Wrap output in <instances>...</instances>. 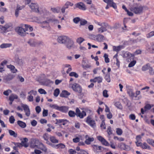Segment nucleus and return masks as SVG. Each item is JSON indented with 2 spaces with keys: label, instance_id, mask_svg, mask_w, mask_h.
<instances>
[{
  "label": "nucleus",
  "instance_id": "7ed1b4c3",
  "mask_svg": "<svg viewBox=\"0 0 154 154\" xmlns=\"http://www.w3.org/2000/svg\"><path fill=\"white\" fill-rule=\"evenodd\" d=\"M69 86L75 92L80 94L81 93L82 91V88L79 84L76 83L73 84H69Z\"/></svg>",
  "mask_w": 154,
  "mask_h": 154
},
{
  "label": "nucleus",
  "instance_id": "e433bc0d",
  "mask_svg": "<svg viewBox=\"0 0 154 154\" xmlns=\"http://www.w3.org/2000/svg\"><path fill=\"white\" fill-rule=\"evenodd\" d=\"M68 115L71 117H74L75 116V113L74 111L70 110L68 112Z\"/></svg>",
  "mask_w": 154,
  "mask_h": 154
},
{
  "label": "nucleus",
  "instance_id": "69168bd1",
  "mask_svg": "<svg viewBox=\"0 0 154 154\" xmlns=\"http://www.w3.org/2000/svg\"><path fill=\"white\" fill-rule=\"evenodd\" d=\"M27 99L29 102L32 101L33 100V96L31 94H30L28 96Z\"/></svg>",
  "mask_w": 154,
  "mask_h": 154
},
{
  "label": "nucleus",
  "instance_id": "72a5a7b5",
  "mask_svg": "<svg viewBox=\"0 0 154 154\" xmlns=\"http://www.w3.org/2000/svg\"><path fill=\"white\" fill-rule=\"evenodd\" d=\"M154 36V31H152L146 35V37L147 38H150Z\"/></svg>",
  "mask_w": 154,
  "mask_h": 154
},
{
  "label": "nucleus",
  "instance_id": "473e14b6",
  "mask_svg": "<svg viewBox=\"0 0 154 154\" xmlns=\"http://www.w3.org/2000/svg\"><path fill=\"white\" fill-rule=\"evenodd\" d=\"M15 62L20 66H22L23 65V62L22 60L21 59H20L18 57H17L15 60Z\"/></svg>",
  "mask_w": 154,
  "mask_h": 154
},
{
  "label": "nucleus",
  "instance_id": "ea45409f",
  "mask_svg": "<svg viewBox=\"0 0 154 154\" xmlns=\"http://www.w3.org/2000/svg\"><path fill=\"white\" fill-rule=\"evenodd\" d=\"M122 130L120 128H117L116 129V133L117 134L119 135H121L122 134Z\"/></svg>",
  "mask_w": 154,
  "mask_h": 154
},
{
  "label": "nucleus",
  "instance_id": "603ef678",
  "mask_svg": "<svg viewBox=\"0 0 154 154\" xmlns=\"http://www.w3.org/2000/svg\"><path fill=\"white\" fill-rule=\"evenodd\" d=\"M49 106L51 108H53L57 110H58L59 106L57 104H50Z\"/></svg>",
  "mask_w": 154,
  "mask_h": 154
},
{
  "label": "nucleus",
  "instance_id": "37998d69",
  "mask_svg": "<svg viewBox=\"0 0 154 154\" xmlns=\"http://www.w3.org/2000/svg\"><path fill=\"white\" fill-rule=\"evenodd\" d=\"M59 93V89L58 88H57L54 91V96L57 97Z\"/></svg>",
  "mask_w": 154,
  "mask_h": 154
},
{
  "label": "nucleus",
  "instance_id": "de8ad7c7",
  "mask_svg": "<svg viewBox=\"0 0 154 154\" xmlns=\"http://www.w3.org/2000/svg\"><path fill=\"white\" fill-rule=\"evenodd\" d=\"M147 142L148 143L154 147V140L149 139L147 140Z\"/></svg>",
  "mask_w": 154,
  "mask_h": 154
},
{
  "label": "nucleus",
  "instance_id": "864d4df0",
  "mask_svg": "<svg viewBox=\"0 0 154 154\" xmlns=\"http://www.w3.org/2000/svg\"><path fill=\"white\" fill-rule=\"evenodd\" d=\"M38 92L41 94H47L46 92L42 88L39 89L38 90Z\"/></svg>",
  "mask_w": 154,
  "mask_h": 154
},
{
  "label": "nucleus",
  "instance_id": "052dcab7",
  "mask_svg": "<svg viewBox=\"0 0 154 154\" xmlns=\"http://www.w3.org/2000/svg\"><path fill=\"white\" fill-rule=\"evenodd\" d=\"M6 32L5 30L4 26H0V32L1 33H3Z\"/></svg>",
  "mask_w": 154,
  "mask_h": 154
},
{
  "label": "nucleus",
  "instance_id": "bb28decb",
  "mask_svg": "<svg viewBox=\"0 0 154 154\" xmlns=\"http://www.w3.org/2000/svg\"><path fill=\"white\" fill-rule=\"evenodd\" d=\"M18 98L17 96L13 94H12L9 97V100L12 102H13V101L15 99H17Z\"/></svg>",
  "mask_w": 154,
  "mask_h": 154
},
{
  "label": "nucleus",
  "instance_id": "f3484780",
  "mask_svg": "<svg viewBox=\"0 0 154 154\" xmlns=\"http://www.w3.org/2000/svg\"><path fill=\"white\" fill-rule=\"evenodd\" d=\"M27 43L31 47H35L38 45L42 44V42L40 41H35L32 40H29Z\"/></svg>",
  "mask_w": 154,
  "mask_h": 154
},
{
  "label": "nucleus",
  "instance_id": "6ab92c4d",
  "mask_svg": "<svg viewBox=\"0 0 154 154\" xmlns=\"http://www.w3.org/2000/svg\"><path fill=\"white\" fill-rule=\"evenodd\" d=\"M69 107L67 106H59L58 110L62 112L66 113L69 110Z\"/></svg>",
  "mask_w": 154,
  "mask_h": 154
},
{
  "label": "nucleus",
  "instance_id": "6e6552de",
  "mask_svg": "<svg viewBox=\"0 0 154 154\" xmlns=\"http://www.w3.org/2000/svg\"><path fill=\"white\" fill-rule=\"evenodd\" d=\"M29 6L32 11L36 12H39L38 6L36 3H32L29 5Z\"/></svg>",
  "mask_w": 154,
  "mask_h": 154
},
{
  "label": "nucleus",
  "instance_id": "e2e57ef3",
  "mask_svg": "<svg viewBox=\"0 0 154 154\" xmlns=\"http://www.w3.org/2000/svg\"><path fill=\"white\" fill-rule=\"evenodd\" d=\"M42 115L44 117L47 116L48 115V110L44 109L43 111Z\"/></svg>",
  "mask_w": 154,
  "mask_h": 154
},
{
  "label": "nucleus",
  "instance_id": "2f4dec72",
  "mask_svg": "<svg viewBox=\"0 0 154 154\" xmlns=\"http://www.w3.org/2000/svg\"><path fill=\"white\" fill-rule=\"evenodd\" d=\"M11 45L10 44L4 43L0 45V47L1 48H6L9 47Z\"/></svg>",
  "mask_w": 154,
  "mask_h": 154
},
{
  "label": "nucleus",
  "instance_id": "5701e85b",
  "mask_svg": "<svg viewBox=\"0 0 154 154\" xmlns=\"http://www.w3.org/2000/svg\"><path fill=\"white\" fill-rule=\"evenodd\" d=\"M85 137L86 140L85 141V142L87 144H90L91 142H92L94 140V139L93 138H90L88 135H86Z\"/></svg>",
  "mask_w": 154,
  "mask_h": 154
},
{
  "label": "nucleus",
  "instance_id": "9d476101",
  "mask_svg": "<svg viewBox=\"0 0 154 154\" xmlns=\"http://www.w3.org/2000/svg\"><path fill=\"white\" fill-rule=\"evenodd\" d=\"M75 113V115L80 118H83L84 116L86 115V113L85 112L82 111V112L81 113L80 110L78 108H76Z\"/></svg>",
  "mask_w": 154,
  "mask_h": 154
},
{
  "label": "nucleus",
  "instance_id": "412c9836",
  "mask_svg": "<svg viewBox=\"0 0 154 154\" xmlns=\"http://www.w3.org/2000/svg\"><path fill=\"white\" fill-rule=\"evenodd\" d=\"M38 148L45 152H47V149L46 146L41 142L39 143L38 147Z\"/></svg>",
  "mask_w": 154,
  "mask_h": 154
},
{
  "label": "nucleus",
  "instance_id": "79ce46f5",
  "mask_svg": "<svg viewBox=\"0 0 154 154\" xmlns=\"http://www.w3.org/2000/svg\"><path fill=\"white\" fill-rule=\"evenodd\" d=\"M107 133L108 134L109 136L110 135L112 134V129L110 126H109L107 130Z\"/></svg>",
  "mask_w": 154,
  "mask_h": 154
},
{
  "label": "nucleus",
  "instance_id": "a211bd4d",
  "mask_svg": "<svg viewBox=\"0 0 154 154\" xmlns=\"http://www.w3.org/2000/svg\"><path fill=\"white\" fill-rule=\"evenodd\" d=\"M23 108V109L25 112V115L26 116L28 117L30 115V111L28 106L25 104H23L22 106Z\"/></svg>",
  "mask_w": 154,
  "mask_h": 154
},
{
  "label": "nucleus",
  "instance_id": "09e8293b",
  "mask_svg": "<svg viewBox=\"0 0 154 154\" xmlns=\"http://www.w3.org/2000/svg\"><path fill=\"white\" fill-rule=\"evenodd\" d=\"M84 41V39L82 37L78 38L76 40L77 42L79 44H81Z\"/></svg>",
  "mask_w": 154,
  "mask_h": 154
},
{
  "label": "nucleus",
  "instance_id": "cd10ccee",
  "mask_svg": "<svg viewBox=\"0 0 154 154\" xmlns=\"http://www.w3.org/2000/svg\"><path fill=\"white\" fill-rule=\"evenodd\" d=\"M7 67L10 69L13 72L15 73L17 71V69H15V67L13 65H8Z\"/></svg>",
  "mask_w": 154,
  "mask_h": 154
},
{
  "label": "nucleus",
  "instance_id": "aec40b11",
  "mask_svg": "<svg viewBox=\"0 0 154 154\" xmlns=\"http://www.w3.org/2000/svg\"><path fill=\"white\" fill-rule=\"evenodd\" d=\"M50 20L43 21L41 23V26L42 28H48L49 27Z\"/></svg>",
  "mask_w": 154,
  "mask_h": 154
},
{
  "label": "nucleus",
  "instance_id": "5fc2aeb1",
  "mask_svg": "<svg viewBox=\"0 0 154 154\" xmlns=\"http://www.w3.org/2000/svg\"><path fill=\"white\" fill-rule=\"evenodd\" d=\"M69 75L71 76H74L76 78H78V74L74 72H70L69 74Z\"/></svg>",
  "mask_w": 154,
  "mask_h": 154
},
{
  "label": "nucleus",
  "instance_id": "c756f323",
  "mask_svg": "<svg viewBox=\"0 0 154 154\" xmlns=\"http://www.w3.org/2000/svg\"><path fill=\"white\" fill-rule=\"evenodd\" d=\"M122 48L123 46H122L119 45L118 46H114L113 47V49L114 51L118 52Z\"/></svg>",
  "mask_w": 154,
  "mask_h": 154
},
{
  "label": "nucleus",
  "instance_id": "1a4fd4ad",
  "mask_svg": "<svg viewBox=\"0 0 154 154\" xmlns=\"http://www.w3.org/2000/svg\"><path fill=\"white\" fill-rule=\"evenodd\" d=\"M65 45L67 48L70 49L73 48L74 43L73 41L69 38Z\"/></svg>",
  "mask_w": 154,
  "mask_h": 154
},
{
  "label": "nucleus",
  "instance_id": "ddd939ff",
  "mask_svg": "<svg viewBox=\"0 0 154 154\" xmlns=\"http://www.w3.org/2000/svg\"><path fill=\"white\" fill-rule=\"evenodd\" d=\"M118 146L122 150L128 151L130 149V147L123 143H121L119 144Z\"/></svg>",
  "mask_w": 154,
  "mask_h": 154
},
{
  "label": "nucleus",
  "instance_id": "a878e982",
  "mask_svg": "<svg viewBox=\"0 0 154 154\" xmlns=\"http://www.w3.org/2000/svg\"><path fill=\"white\" fill-rule=\"evenodd\" d=\"M17 124L22 128H24L26 126V123L22 121L19 120L17 121Z\"/></svg>",
  "mask_w": 154,
  "mask_h": 154
},
{
  "label": "nucleus",
  "instance_id": "a18cd8bd",
  "mask_svg": "<svg viewBox=\"0 0 154 154\" xmlns=\"http://www.w3.org/2000/svg\"><path fill=\"white\" fill-rule=\"evenodd\" d=\"M115 105L119 109H122V105L119 102H117L115 103Z\"/></svg>",
  "mask_w": 154,
  "mask_h": 154
},
{
  "label": "nucleus",
  "instance_id": "39448f33",
  "mask_svg": "<svg viewBox=\"0 0 154 154\" xmlns=\"http://www.w3.org/2000/svg\"><path fill=\"white\" fill-rule=\"evenodd\" d=\"M123 56V57L126 58V60L128 62H130L131 60H134V54L127 51L124 53Z\"/></svg>",
  "mask_w": 154,
  "mask_h": 154
},
{
  "label": "nucleus",
  "instance_id": "338daca9",
  "mask_svg": "<svg viewBox=\"0 0 154 154\" xmlns=\"http://www.w3.org/2000/svg\"><path fill=\"white\" fill-rule=\"evenodd\" d=\"M15 119L13 116H11L9 118V121L11 123L13 124L14 123Z\"/></svg>",
  "mask_w": 154,
  "mask_h": 154
},
{
  "label": "nucleus",
  "instance_id": "680f3d73",
  "mask_svg": "<svg viewBox=\"0 0 154 154\" xmlns=\"http://www.w3.org/2000/svg\"><path fill=\"white\" fill-rule=\"evenodd\" d=\"M74 22L75 23H78L80 21V19L78 17L75 18L73 19Z\"/></svg>",
  "mask_w": 154,
  "mask_h": 154
},
{
  "label": "nucleus",
  "instance_id": "0e129e2a",
  "mask_svg": "<svg viewBox=\"0 0 154 154\" xmlns=\"http://www.w3.org/2000/svg\"><path fill=\"white\" fill-rule=\"evenodd\" d=\"M37 94V92L34 90H31L28 93V94H33L34 95H35Z\"/></svg>",
  "mask_w": 154,
  "mask_h": 154
},
{
  "label": "nucleus",
  "instance_id": "a19ab883",
  "mask_svg": "<svg viewBox=\"0 0 154 154\" xmlns=\"http://www.w3.org/2000/svg\"><path fill=\"white\" fill-rule=\"evenodd\" d=\"M103 57L105 58V61L106 63H108L109 62V60L108 58V56L106 54H104Z\"/></svg>",
  "mask_w": 154,
  "mask_h": 154
},
{
  "label": "nucleus",
  "instance_id": "dca6fc26",
  "mask_svg": "<svg viewBox=\"0 0 154 154\" xmlns=\"http://www.w3.org/2000/svg\"><path fill=\"white\" fill-rule=\"evenodd\" d=\"M75 6L76 8H78L79 9L83 11H85L86 9L85 5L81 2L77 3L75 5Z\"/></svg>",
  "mask_w": 154,
  "mask_h": 154
},
{
  "label": "nucleus",
  "instance_id": "4c0bfd02",
  "mask_svg": "<svg viewBox=\"0 0 154 154\" xmlns=\"http://www.w3.org/2000/svg\"><path fill=\"white\" fill-rule=\"evenodd\" d=\"M128 93L129 96L132 97H134V93L133 92V91L131 89H128L127 91Z\"/></svg>",
  "mask_w": 154,
  "mask_h": 154
},
{
  "label": "nucleus",
  "instance_id": "9b49d317",
  "mask_svg": "<svg viewBox=\"0 0 154 154\" xmlns=\"http://www.w3.org/2000/svg\"><path fill=\"white\" fill-rule=\"evenodd\" d=\"M40 143V142L38 140L33 139L31 141L30 143V146L31 148H35L38 146V145H39Z\"/></svg>",
  "mask_w": 154,
  "mask_h": 154
},
{
  "label": "nucleus",
  "instance_id": "49530a36",
  "mask_svg": "<svg viewBox=\"0 0 154 154\" xmlns=\"http://www.w3.org/2000/svg\"><path fill=\"white\" fill-rule=\"evenodd\" d=\"M103 96L105 97H109V95L108 94V91L106 90H103Z\"/></svg>",
  "mask_w": 154,
  "mask_h": 154
},
{
  "label": "nucleus",
  "instance_id": "7c9ffc66",
  "mask_svg": "<svg viewBox=\"0 0 154 154\" xmlns=\"http://www.w3.org/2000/svg\"><path fill=\"white\" fill-rule=\"evenodd\" d=\"M24 26L26 32L28 31V29L30 32L33 31V27L30 25L27 24H25Z\"/></svg>",
  "mask_w": 154,
  "mask_h": 154
},
{
  "label": "nucleus",
  "instance_id": "4be33fe9",
  "mask_svg": "<svg viewBox=\"0 0 154 154\" xmlns=\"http://www.w3.org/2000/svg\"><path fill=\"white\" fill-rule=\"evenodd\" d=\"M70 94V93L66 91H63L60 94V96L61 97H67Z\"/></svg>",
  "mask_w": 154,
  "mask_h": 154
},
{
  "label": "nucleus",
  "instance_id": "2eb2a0df",
  "mask_svg": "<svg viewBox=\"0 0 154 154\" xmlns=\"http://www.w3.org/2000/svg\"><path fill=\"white\" fill-rule=\"evenodd\" d=\"M97 138L103 144L106 146H109V143L107 142L102 137L100 136H98L97 137Z\"/></svg>",
  "mask_w": 154,
  "mask_h": 154
},
{
  "label": "nucleus",
  "instance_id": "774afa93",
  "mask_svg": "<svg viewBox=\"0 0 154 154\" xmlns=\"http://www.w3.org/2000/svg\"><path fill=\"white\" fill-rule=\"evenodd\" d=\"M69 154H75L76 153V151L72 149H70L68 151Z\"/></svg>",
  "mask_w": 154,
  "mask_h": 154
},
{
  "label": "nucleus",
  "instance_id": "8fccbe9b",
  "mask_svg": "<svg viewBox=\"0 0 154 154\" xmlns=\"http://www.w3.org/2000/svg\"><path fill=\"white\" fill-rule=\"evenodd\" d=\"M43 138L45 140H48L49 139V137L48 134L45 133L42 136Z\"/></svg>",
  "mask_w": 154,
  "mask_h": 154
},
{
  "label": "nucleus",
  "instance_id": "423d86ee",
  "mask_svg": "<svg viewBox=\"0 0 154 154\" xmlns=\"http://www.w3.org/2000/svg\"><path fill=\"white\" fill-rule=\"evenodd\" d=\"M69 38L66 35L60 36L58 37L57 40L60 43L65 44Z\"/></svg>",
  "mask_w": 154,
  "mask_h": 154
},
{
  "label": "nucleus",
  "instance_id": "393cba45",
  "mask_svg": "<svg viewBox=\"0 0 154 154\" xmlns=\"http://www.w3.org/2000/svg\"><path fill=\"white\" fill-rule=\"evenodd\" d=\"M49 138L50 141L53 143H56L59 142L58 140L54 136H51Z\"/></svg>",
  "mask_w": 154,
  "mask_h": 154
},
{
  "label": "nucleus",
  "instance_id": "f257e3e1",
  "mask_svg": "<svg viewBox=\"0 0 154 154\" xmlns=\"http://www.w3.org/2000/svg\"><path fill=\"white\" fill-rule=\"evenodd\" d=\"M144 6L139 4H136L132 6L130 8L131 11L136 14H139L142 13L143 12Z\"/></svg>",
  "mask_w": 154,
  "mask_h": 154
},
{
  "label": "nucleus",
  "instance_id": "13d9d810",
  "mask_svg": "<svg viewBox=\"0 0 154 154\" xmlns=\"http://www.w3.org/2000/svg\"><path fill=\"white\" fill-rule=\"evenodd\" d=\"M11 92V91L8 89L6 91H5L3 92V94L4 95L8 96L9 95V94Z\"/></svg>",
  "mask_w": 154,
  "mask_h": 154
},
{
  "label": "nucleus",
  "instance_id": "bf43d9fd",
  "mask_svg": "<svg viewBox=\"0 0 154 154\" xmlns=\"http://www.w3.org/2000/svg\"><path fill=\"white\" fill-rule=\"evenodd\" d=\"M105 79L108 82H110V79L109 74L106 75L105 77Z\"/></svg>",
  "mask_w": 154,
  "mask_h": 154
},
{
  "label": "nucleus",
  "instance_id": "f704fd0d",
  "mask_svg": "<svg viewBox=\"0 0 154 154\" xmlns=\"http://www.w3.org/2000/svg\"><path fill=\"white\" fill-rule=\"evenodd\" d=\"M141 147L143 149H149L150 147L146 143H142L141 145Z\"/></svg>",
  "mask_w": 154,
  "mask_h": 154
},
{
  "label": "nucleus",
  "instance_id": "4d7b16f0",
  "mask_svg": "<svg viewBox=\"0 0 154 154\" xmlns=\"http://www.w3.org/2000/svg\"><path fill=\"white\" fill-rule=\"evenodd\" d=\"M56 120L57 121V122L56 123V124L58 123H62V124L63 125H65V124L64 123V122L65 121V120L63 119H56Z\"/></svg>",
  "mask_w": 154,
  "mask_h": 154
},
{
  "label": "nucleus",
  "instance_id": "c9c22d12",
  "mask_svg": "<svg viewBox=\"0 0 154 154\" xmlns=\"http://www.w3.org/2000/svg\"><path fill=\"white\" fill-rule=\"evenodd\" d=\"M104 36L103 35L98 34L97 35V40L99 42H101L103 40Z\"/></svg>",
  "mask_w": 154,
  "mask_h": 154
},
{
  "label": "nucleus",
  "instance_id": "f03ea898",
  "mask_svg": "<svg viewBox=\"0 0 154 154\" xmlns=\"http://www.w3.org/2000/svg\"><path fill=\"white\" fill-rule=\"evenodd\" d=\"M108 26L109 25L106 23L97 22V28L98 33H101L106 31L107 28Z\"/></svg>",
  "mask_w": 154,
  "mask_h": 154
},
{
  "label": "nucleus",
  "instance_id": "c03bdc74",
  "mask_svg": "<svg viewBox=\"0 0 154 154\" xmlns=\"http://www.w3.org/2000/svg\"><path fill=\"white\" fill-rule=\"evenodd\" d=\"M65 147V145L62 143H60L57 144V148L64 149Z\"/></svg>",
  "mask_w": 154,
  "mask_h": 154
},
{
  "label": "nucleus",
  "instance_id": "c85d7f7f",
  "mask_svg": "<svg viewBox=\"0 0 154 154\" xmlns=\"http://www.w3.org/2000/svg\"><path fill=\"white\" fill-rule=\"evenodd\" d=\"M8 132L10 135L14 137H16L17 136V133L12 130H9L8 131Z\"/></svg>",
  "mask_w": 154,
  "mask_h": 154
},
{
  "label": "nucleus",
  "instance_id": "6e6d98bb",
  "mask_svg": "<svg viewBox=\"0 0 154 154\" xmlns=\"http://www.w3.org/2000/svg\"><path fill=\"white\" fill-rule=\"evenodd\" d=\"M136 61L133 60L128 65V67H131L133 66L136 64Z\"/></svg>",
  "mask_w": 154,
  "mask_h": 154
},
{
  "label": "nucleus",
  "instance_id": "b1692460",
  "mask_svg": "<svg viewBox=\"0 0 154 154\" xmlns=\"http://www.w3.org/2000/svg\"><path fill=\"white\" fill-rule=\"evenodd\" d=\"M4 27L6 32L11 31L12 29L11 24L10 23L7 24Z\"/></svg>",
  "mask_w": 154,
  "mask_h": 154
},
{
  "label": "nucleus",
  "instance_id": "f8f14e48",
  "mask_svg": "<svg viewBox=\"0 0 154 154\" xmlns=\"http://www.w3.org/2000/svg\"><path fill=\"white\" fill-rule=\"evenodd\" d=\"M146 49L149 52L154 53V43L152 42L146 46Z\"/></svg>",
  "mask_w": 154,
  "mask_h": 154
},
{
  "label": "nucleus",
  "instance_id": "3c124183",
  "mask_svg": "<svg viewBox=\"0 0 154 154\" xmlns=\"http://www.w3.org/2000/svg\"><path fill=\"white\" fill-rule=\"evenodd\" d=\"M152 107L149 104H147L144 107V109H145V111H146L147 110L150 109Z\"/></svg>",
  "mask_w": 154,
  "mask_h": 154
},
{
  "label": "nucleus",
  "instance_id": "0eeeda50",
  "mask_svg": "<svg viewBox=\"0 0 154 154\" xmlns=\"http://www.w3.org/2000/svg\"><path fill=\"white\" fill-rule=\"evenodd\" d=\"M86 122L92 127L94 128L96 125L95 121L91 116H88L87 118Z\"/></svg>",
  "mask_w": 154,
  "mask_h": 154
},
{
  "label": "nucleus",
  "instance_id": "4468645a",
  "mask_svg": "<svg viewBox=\"0 0 154 154\" xmlns=\"http://www.w3.org/2000/svg\"><path fill=\"white\" fill-rule=\"evenodd\" d=\"M103 1L110 6L112 7L115 9L117 8L116 4L113 2V0H103Z\"/></svg>",
  "mask_w": 154,
  "mask_h": 154
},
{
  "label": "nucleus",
  "instance_id": "58836bf2",
  "mask_svg": "<svg viewBox=\"0 0 154 154\" xmlns=\"http://www.w3.org/2000/svg\"><path fill=\"white\" fill-rule=\"evenodd\" d=\"M151 67L149 66V65L148 64H147L143 66L142 70L143 71H145L147 69H149Z\"/></svg>",
  "mask_w": 154,
  "mask_h": 154
},
{
  "label": "nucleus",
  "instance_id": "20e7f679",
  "mask_svg": "<svg viewBox=\"0 0 154 154\" xmlns=\"http://www.w3.org/2000/svg\"><path fill=\"white\" fill-rule=\"evenodd\" d=\"M16 31L17 33L20 35L24 36L26 35L29 33L26 32V29H24L21 27H17L16 29Z\"/></svg>",
  "mask_w": 154,
  "mask_h": 154
}]
</instances>
